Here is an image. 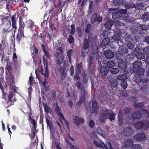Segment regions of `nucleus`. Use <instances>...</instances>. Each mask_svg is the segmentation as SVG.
<instances>
[{"instance_id":"f257e3e1","label":"nucleus","mask_w":149,"mask_h":149,"mask_svg":"<svg viewBox=\"0 0 149 149\" xmlns=\"http://www.w3.org/2000/svg\"><path fill=\"white\" fill-rule=\"evenodd\" d=\"M75 86L80 90V95L79 98V101L77 103L76 106L80 107L81 104L84 102L86 90L83 87H81V84L79 81H78L75 83Z\"/></svg>"},{"instance_id":"f03ea898","label":"nucleus","mask_w":149,"mask_h":149,"mask_svg":"<svg viewBox=\"0 0 149 149\" xmlns=\"http://www.w3.org/2000/svg\"><path fill=\"white\" fill-rule=\"evenodd\" d=\"M99 58L98 49L97 47L93 46L92 49L91 56L88 61V66L91 68L93 63V60H97Z\"/></svg>"},{"instance_id":"7ed1b4c3","label":"nucleus","mask_w":149,"mask_h":149,"mask_svg":"<svg viewBox=\"0 0 149 149\" xmlns=\"http://www.w3.org/2000/svg\"><path fill=\"white\" fill-rule=\"evenodd\" d=\"M3 23L1 24L2 27V33L4 35H5L6 36L7 34L10 31V28L11 27V22L6 19L2 18L1 19Z\"/></svg>"},{"instance_id":"20e7f679","label":"nucleus","mask_w":149,"mask_h":149,"mask_svg":"<svg viewBox=\"0 0 149 149\" xmlns=\"http://www.w3.org/2000/svg\"><path fill=\"white\" fill-rule=\"evenodd\" d=\"M134 126L137 130L143 129L147 130L149 128V122L148 120H141L135 123Z\"/></svg>"},{"instance_id":"39448f33","label":"nucleus","mask_w":149,"mask_h":149,"mask_svg":"<svg viewBox=\"0 0 149 149\" xmlns=\"http://www.w3.org/2000/svg\"><path fill=\"white\" fill-rule=\"evenodd\" d=\"M89 45V42L87 39H85L84 41V46L81 51V56L85 57L88 53Z\"/></svg>"},{"instance_id":"423d86ee","label":"nucleus","mask_w":149,"mask_h":149,"mask_svg":"<svg viewBox=\"0 0 149 149\" xmlns=\"http://www.w3.org/2000/svg\"><path fill=\"white\" fill-rule=\"evenodd\" d=\"M102 16L95 13L93 14L92 16L91 22L92 24H94L96 22L100 23L102 22Z\"/></svg>"},{"instance_id":"0eeeda50","label":"nucleus","mask_w":149,"mask_h":149,"mask_svg":"<svg viewBox=\"0 0 149 149\" xmlns=\"http://www.w3.org/2000/svg\"><path fill=\"white\" fill-rule=\"evenodd\" d=\"M134 138L137 141H143L146 139V135L143 132L137 133L134 136Z\"/></svg>"},{"instance_id":"6e6552de","label":"nucleus","mask_w":149,"mask_h":149,"mask_svg":"<svg viewBox=\"0 0 149 149\" xmlns=\"http://www.w3.org/2000/svg\"><path fill=\"white\" fill-rule=\"evenodd\" d=\"M73 123L77 125V127H79L80 123H83L84 121L81 118H79L78 116H73Z\"/></svg>"},{"instance_id":"1a4fd4ad","label":"nucleus","mask_w":149,"mask_h":149,"mask_svg":"<svg viewBox=\"0 0 149 149\" xmlns=\"http://www.w3.org/2000/svg\"><path fill=\"white\" fill-rule=\"evenodd\" d=\"M99 109L98 104L97 101L94 100L92 103V107L91 109V111L92 113H96Z\"/></svg>"},{"instance_id":"9d476101","label":"nucleus","mask_w":149,"mask_h":149,"mask_svg":"<svg viewBox=\"0 0 149 149\" xmlns=\"http://www.w3.org/2000/svg\"><path fill=\"white\" fill-rule=\"evenodd\" d=\"M93 143L95 146L99 148H102L104 149H108L107 145L100 139H98V141H94Z\"/></svg>"},{"instance_id":"9b49d317","label":"nucleus","mask_w":149,"mask_h":149,"mask_svg":"<svg viewBox=\"0 0 149 149\" xmlns=\"http://www.w3.org/2000/svg\"><path fill=\"white\" fill-rule=\"evenodd\" d=\"M104 53L105 57L107 59H111L113 58L115 56L114 53L112 51L107 50L104 51Z\"/></svg>"},{"instance_id":"f8f14e48","label":"nucleus","mask_w":149,"mask_h":149,"mask_svg":"<svg viewBox=\"0 0 149 149\" xmlns=\"http://www.w3.org/2000/svg\"><path fill=\"white\" fill-rule=\"evenodd\" d=\"M131 117L132 119L134 120L136 119H140L142 118V113L140 111H137L132 113Z\"/></svg>"},{"instance_id":"ddd939ff","label":"nucleus","mask_w":149,"mask_h":149,"mask_svg":"<svg viewBox=\"0 0 149 149\" xmlns=\"http://www.w3.org/2000/svg\"><path fill=\"white\" fill-rule=\"evenodd\" d=\"M118 125L122 127L123 125V113L121 111H119L118 114Z\"/></svg>"},{"instance_id":"4468645a","label":"nucleus","mask_w":149,"mask_h":149,"mask_svg":"<svg viewBox=\"0 0 149 149\" xmlns=\"http://www.w3.org/2000/svg\"><path fill=\"white\" fill-rule=\"evenodd\" d=\"M132 129L131 127H127L124 128L123 133L125 136H130L132 133Z\"/></svg>"},{"instance_id":"2eb2a0df","label":"nucleus","mask_w":149,"mask_h":149,"mask_svg":"<svg viewBox=\"0 0 149 149\" xmlns=\"http://www.w3.org/2000/svg\"><path fill=\"white\" fill-rule=\"evenodd\" d=\"M109 83L112 88H116L118 85V81L117 79L113 78H112L110 79Z\"/></svg>"},{"instance_id":"dca6fc26","label":"nucleus","mask_w":149,"mask_h":149,"mask_svg":"<svg viewBox=\"0 0 149 149\" xmlns=\"http://www.w3.org/2000/svg\"><path fill=\"white\" fill-rule=\"evenodd\" d=\"M54 111L56 114L59 117L60 119H61V117H63V115L61 113L62 111L57 104L56 105V107L54 109Z\"/></svg>"},{"instance_id":"f3484780","label":"nucleus","mask_w":149,"mask_h":149,"mask_svg":"<svg viewBox=\"0 0 149 149\" xmlns=\"http://www.w3.org/2000/svg\"><path fill=\"white\" fill-rule=\"evenodd\" d=\"M109 113V110L107 109H102L100 111V114L108 118V116Z\"/></svg>"},{"instance_id":"a211bd4d","label":"nucleus","mask_w":149,"mask_h":149,"mask_svg":"<svg viewBox=\"0 0 149 149\" xmlns=\"http://www.w3.org/2000/svg\"><path fill=\"white\" fill-rule=\"evenodd\" d=\"M133 71L134 72H136L138 75L139 76L143 75L145 72L144 69L141 68H138V69L136 70H134Z\"/></svg>"},{"instance_id":"6ab92c4d","label":"nucleus","mask_w":149,"mask_h":149,"mask_svg":"<svg viewBox=\"0 0 149 149\" xmlns=\"http://www.w3.org/2000/svg\"><path fill=\"white\" fill-rule=\"evenodd\" d=\"M108 70L106 66H102L100 68V72L102 76L105 77L108 74Z\"/></svg>"},{"instance_id":"aec40b11","label":"nucleus","mask_w":149,"mask_h":149,"mask_svg":"<svg viewBox=\"0 0 149 149\" xmlns=\"http://www.w3.org/2000/svg\"><path fill=\"white\" fill-rule=\"evenodd\" d=\"M118 66L120 69L124 70L127 68V65L124 61L121 60L118 62Z\"/></svg>"},{"instance_id":"412c9836","label":"nucleus","mask_w":149,"mask_h":149,"mask_svg":"<svg viewBox=\"0 0 149 149\" xmlns=\"http://www.w3.org/2000/svg\"><path fill=\"white\" fill-rule=\"evenodd\" d=\"M133 141L132 139H129L127 140H126L124 142V145L125 147L126 148H129L133 144Z\"/></svg>"},{"instance_id":"4be33fe9","label":"nucleus","mask_w":149,"mask_h":149,"mask_svg":"<svg viewBox=\"0 0 149 149\" xmlns=\"http://www.w3.org/2000/svg\"><path fill=\"white\" fill-rule=\"evenodd\" d=\"M83 69L82 63L81 62L78 64L75 67V72L81 74L82 70Z\"/></svg>"},{"instance_id":"5701e85b","label":"nucleus","mask_w":149,"mask_h":149,"mask_svg":"<svg viewBox=\"0 0 149 149\" xmlns=\"http://www.w3.org/2000/svg\"><path fill=\"white\" fill-rule=\"evenodd\" d=\"M141 65L142 63L140 61H137L135 62H134L133 64V68L132 69H133V70L141 68Z\"/></svg>"},{"instance_id":"b1692460","label":"nucleus","mask_w":149,"mask_h":149,"mask_svg":"<svg viewBox=\"0 0 149 149\" xmlns=\"http://www.w3.org/2000/svg\"><path fill=\"white\" fill-rule=\"evenodd\" d=\"M11 80L12 81L11 82H10V83L12 84L13 85H14V86H11L12 84L10 85V86H11V89H10L9 94V92L10 91H12L14 93H15V95H13V97H15H15L14 96V95H15V93H17V89L18 88H17L15 86L14 84V79H11ZM16 99V98H15Z\"/></svg>"},{"instance_id":"393cba45","label":"nucleus","mask_w":149,"mask_h":149,"mask_svg":"<svg viewBox=\"0 0 149 149\" xmlns=\"http://www.w3.org/2000/svg\"><path fill=\"white\" fill-rule=\"evenodd\" d=\"M45 111L47 113H51L52 111L51 108L49 107L47 104L43 103Z\"/></svg>"},{"instance_id":"a878e982","label":"nucleus","mask_w":149,"mask_h":149,"mask_svg":"<svg viewBox=\"0 0 149 149\" xmlns=\"http://www.w3.org/2000/svg\"><path fill=\"white\" fill-rule=\"evenodd\" d=\"M6 73L9 77L12 75V69L10 65L7 64L6 67Z\"/></svg>"},{"instance_id":"bb28decb","label":"nucleus","mask_w":149,"mask_h":149,"mask_svg":"<svg viewBox=\"0 0 149 149\" xmlns=\"http://www.w3.org/2000/svg\"><path fill=\"white\" fill-rule=\"evenodd\" d=\"M127 52L125 51V52L124 53V54L120 53L117 54L116 55V56L118 59L121 60L125 58V55L127 56Z\"/></svg>"},{"instance_id":"cd10ccee","label":"nucleus","mask_w":149,"mask_h":149,"mask_svg":"<svg viewBox=\"0 0 149 149\" xmlns=\"http://www.w3.org/2000/svg\"><path fill=\"white\" fill-rule=\"evenodd\" d=\"M135 56L137 58L139 59H142L145 58V56L144 53L141 52H136Z\"/></svg>"},{"instance_id":"c85d7f7f","label":"nucleus","mask_w":149,"mask_h":149,"mask_svg":"<svg viewBox=\"0 0 149 149\" xmlns=\"http://www.w3.org/2000/svg\"><path fill=\"white\" fill-rule=\"evenodd\" d=\"M24 31H18V33L17 35L16 36V40L19 42L21 40V39L22 37H24Z\"/></svg>"},{"instance_id":"c756f323","label":"nucleus","mask_w":149,"mask_h":149,"mask_svg":"<svg viewBox=\"0 0 149 149\" xmlns=\"http://www.w3.org/2000/svg\"><path fill=\"white\" fill-rule=\"evenodd\" d=\"M110 42V40L108 38H106L104 39L102 41L101 45L105 46L109 44Z\"/></svg>"},{"instance_id":"7c9ffc66","label":"nucleus","mask_w":149,"mask_h":149,"mask_svg":"<svg viewBox=\"0 0 149 149\" xmlns=\"http://www.w3.org/2000/svg\"><path fill=\"white\" fill-rule=\"evenodd\" d=\"M113 25V23L111 21H107L104 24V26L108 30L111 29Z\"/></svg>"},{"instance_id":"2f4dec72","label":"nucleus","mask_w":149,"mask_h":149,"mask_svg":"<svg viewBox=\"0 0 149 149\" xmlns=\"http://www.w3.org/2000/svg\"><path fill=\"white\" fill-rule=\"evenodd\" d=\"M19 26L18 31H24V27L25 24L22 22V19H19Z\"/></svg>"},{"instance_id":"473e14b6","label":"nucleus","mask_w":149,"mask_h":149,"mask_svg":"<svg viewBox=\"0 0 149 149\" xmlns=\"http://www.w3.org/2000/svg\"><path fill=\"white\" fill-rule=\"evenodd\" d=\"M115 65V63L113 60L109 61L107 63V67L109 68H111L113 67Z\"/></svg>"},{"instance_id":"72a5a7b5","label":"nucleus","mask_w":149,"mask_h":149,"mask_svg":"<svg viewBox=\"0 0 149 149\" xmlns=\"http://www.w3.org/2000/svg\"><path fill=\"white\" fill-rule=\"evenodd\" d=\"M127 78V76L126 74H119L117 77V79L123 81V80H125Z\"/></svg>"},{"instance_id":"f704fd0d","label":"nucleus","mask_w":149,"mask_h":149,"mask_svg":"<svg viewBox=\"0 0 149 149\" xmlns=\"http://www.w3.org/2000/svg\"><path fill=\"white\" fill-rule=\"evenodd\" d=\"M142 18L145 21L149 20V13L145 12L142 17Z\"/></svg>"},{"instance_id":"c9c22d12","label":"nucleus","mask_w":149,"mask_h":149,"mask_svg":"<svg viewBox=\"0 0 149 149\" xmlns=\"http://www.w3.org/2000/svg\"><path fill=\"white\" fill-rule=\"evenodd\" d=\"M130 149H142L140 145L138 144H133L130 147Z\"/></svg>"},{"instance_id":"e433bc0d","label":"nucleus","mask_w":149,"mask_h":149,"mask_svg":"<svg viewBox=\"0 0 149 149\" xmlns=\"http://www.w3.org/2000/svg\"><path fill=\"white\" fill-rule=\"evenodd\" d=\"M42 51L45 53V55L48 58H50V55L49 52L48 51L46 50L45 49V47L44 44H43L42 45Z\"/></svg>"},{"instance_id":"4c0bfd02","label":"nucleus","mask_w":149,"mask_h":149,"mask_svg":"<svg viewBox=\"0 0 149 149\" xmlns=\"http://www.w3.org/2000/svg\"><path fill=\"white\" fill-rule=\"evenodd\" d=\"M121 87L124 89H125L127 86V84L125 80H123L121 81Z\"/></svg>"},{"instance_id":"58836bf2","label":"nucleus","mask_w":149,"mask_h":149,"mask_svg":"<svg viewBox=\"0 0 149 149\" xmlns=\"http://www.w3.org/2000/svg\"><path fill=\"white\" fill-rule=\"evenodd\" d=\"M27 23V26L31 29H32V27L34 26V22L31 20L28 21Z\"/></svg>"},{"instance_id":"ea45409f","label":"nucleus","mask_w":149,"mask_h":149,"mask_svg":"<svg viewBox=\"0 0 149 149\" xmlns=\"http://www.w3.org/2000/svg\"><path fill=\"white\" fill-rule=\"evenodd\" d=\"M116 115V114L113 113H109L108 116V118H109L110 120L111 121L115 119Z\"/></svg>"},{"instance_id":"a19ab883","label":"nucleus","mask_w":149,"mask_h":149,"mask_svg":"<svg viewBox=\"0 0 149 149\" xmlns=\"http://www.w3.org/2000/svg\"><path fill=\"white\" fill-rule=\"evenodd\" d=\"M11 20L12 23V26L13 27L16 29L17 28L16 27V22L15 20V17L14 16H13L12 17Z\"/></svg>"},{"instance_id":"79ce46f5","label":"nucleus","mask_w":149,"mask_h":149,"mask_svg":"<svg viewBox=\"0 0 149 149\" xmlns=\"http://www.w3.org/2000/svg\"><path fill=\"white\" fill-rule=\"evenodd\" d=\"M123 3V0H113V3L116 6H119Z\"/></svg>"},{"instance_id":"37998d69","label":"nucleus","mask_w":149,"mask_h":149,"mask_svg":"<svg viewBox=\"0 0 149 149\" xmlns=\"http://www.w3.org/2000/svg\"><path fill=\"white\" fill-rule=\"evenodd\" d=\"M119 13L118 12H113L112 14V17L113 19H117L119 18Z\"/></svg>"},{"instance_id":"c03bdc74","label":"nucleus","mask_w":149,"mask_h":149,"mask_svg":"<svg viewBox=\"0 0 149 149\" xmlns=\"http://www.w3.org/2000/svg\"><path fill=\"white\" fill-rule=\"evenodd\" d=\"M111 72L114 74H117L119 72L120 70L119 69L116 68H112L110 70Z\"/></svg>"},{"instance_id":"a18cd8bd","label":"nucleus","mask_w":149,"mask_h":149,"mask_svg":"<svg viewBox=\"0 0 149 149\" xmlns=\"http://www.w3.org/2000/svg\"><path fill=\"white\" fill-rule=\"evenodd\" d=\"M136 82V83H139L140 82H141L143 83V82H144L142 79L141 76H139L138 75V76H137V77H136V78L135 79ZM146 81H145V82H146Z\"/></svg>"},{"instance_id":"49530a36","label":"nucleus","mask_w":149,"mask_h":149,"mask_svg":"<svg viewBox=\"0 0 149 149\" xmlns=\"http://www.w3.org/2000/svg\"><path fill=\"white\" fill-rule=\"evenodd\" d=\"M91 29V26L90 24H88L86 25V28L85 29V32L87 33L88 34L90 33Z\"/></svg>"},{"instance_id":"de8ad7c7","label":"nucleus","mask_w":149,"mask_h":149,"mask_svg":"<svg viewBox=\"0 0 149 149\" xmlns=\"http://www.w3.org/2000/svg\"><path fill=\"white\" fill-rule=\"evenodd\" d=\"M144 105V104L143 102H140L136 104L135 105H134V106L136 108H140L141 107H143Z\"/></svg>"},{"instance_id":"09e8293b","label":"nucleus","mask_w":149,"mask_h":149,"mask_svg":"<svg viewBox=\"0 0 149 149\" xmlns=\"http://www.w3.org/2000/svg\"><path fill=\"white\" fill-rule=\"evenodd\" d=\"M113 40L115 41H119L120 39V37L119 35L118 34H114L112 38Z\"/></svg>"},{"instance_id":"8fccbe9b","label":"nucleus","mask_w":149,"mask_h":149,"mask_svg":"<svg viewBox=\"0 0 149 149\" xmlns=\"http://www.w3.org/2000/svg\"><path fill=\"white\" fill-rule=\"evenodd\" d=\"M71 30L70 33L72 35H74L75 33V25L74 24H72L71 25Z\"/></svg>"},{"instance_id":"3c124183","label":"nucleus","mask_w":149,"mask_h":149,"mask_svg":"<svg viewBox=\"0 0 149 149\" xmlns=\"http://www.w3.org/2000/svg\"><path fill=\"white\" fill-rule=\"evenodd\" d=\"M119 93L122 97H124L127 96V93L125 90H120L119 91Z\"/></svg>"},{"instance_id":"603ef678","label":"nucleus","mask_w":149,"mask_h":149,"mask_svg":"<svg viewBox=\"0 0 149 149\" xmlns=\"http://www.w3.org/2000/svg\"><path fill=\"white\" fill-rule=\"evenodd\" d=\"M124 38L125 40L127 41H131L132 40L131 36L127 34H126Z\"/></svg>"},{"instance_id":"864d4df0","label":"nucleus","mask_w":149,"mask_h":149,"mask_svg":"<svg viewBox=\"0 0 149 149\" xmlns=\"http://www.w3.org/2000/svg\"><path fill=\"white\" fill-rule=\"evenodd\" d=\"M107 118L105 117L100 115V117L99 118V120L101 123H104L105 120V119Z\"/></svg>"},{"instance_id":"5fc2aeb1","label":"nucleus","mask_w":149,"mask_h":149,"mask_svg":"<svg viewBox=\"0 0 149 149\" xmlns=\"http://www.w3.org/2000/svg\"><path fill=\"white\" fill-rule=\"evenodd\" d=\"M55 63L59 66L62 63V62L59 58H57L55 61Z\"/></svg>"},{"instance_id":"6e6d98bb","label":"nucleus","mask_w":149,"mask_h":149,"mask_svg":"<svg viewBox=\"0 0 149 149\" xmlns=\"http://www.w3.org/2000/svg\"><path fill=\"white\" fill-rule=\"evenodd\" d=\"M51 98L53 100H54L56 97V94L55 91L54 90H53L51 92Z\"/></svg>"},{"instance_id":"4d7b16f0","label":"nucleus","mask_w":149,"mask_h":149,"mask_svg":"<svg viewBox=\"0 0 149 149\" xmlns=\"http://www.w3.org/2000/svg\"><path fill=\"white\" fill-rule=\"evenodd\" d=\"M143 51L146 55H149V46L143 49Z\"/></svg>"},{"instance_id":"13d9d810","label":"nucleus","mask_w":149,"mask_h":149,"mask_svg":"<svg viewBox=\"0 0 149 149\" xmlns=\"http://www.w3.org/2000/svg\"><path fill=\"white\" fill-rule=\"evenodd\" d=\"M68 40L70 43H73L74 42V37L71 35H70L69 36V38H68Z\"/></svg>"},{"instance_id":"bf43d9fd","label":"nucleus","mask_w":149,"mask_h":149,"mask_svg":"<svg viewBox=\"0 0 149 149\" xmlns=\"http://www.w3.org/2000/svg\"><path fill=\"white\" fill-rule=\"evenodd\" d=\"M43 61L45 69L48 68V62L47 60L45 59L44 56H43Z\"/></svg>"},{"instance_id":"052dcab7","label":"nucleus","mask_w":149,"mask_h":149,"mask_svg":"<svg viewBox=\"0 0 149 149\" xmlns=\"http://www.w3.org/2000/svg\"><path fill=\"white\" fill-rule=\"evenodd\" d=\"M29 120L33 125L36 123L35 120L31 118V114H30L29 116Z\"/></svg>"},{"instance_id":"680f3d73","label":"nucleus","mask_w":149,"mask_h":149,"mask_svg":"<svg viewBox=\"0 0 149 149\" xmlns=\"http://www.w3.org/2000/svg\"><path fill=\"white\" fill-rule=\"evenodd\" d=\"M127 46L129 49L132 50L134 47V45L133 43L129 42L127 44Z\"/></svg>"},{"instance_id":"e2e57ef3","label":"nucleus","mask_w":149,"mask_h":149,"mask_svg":"<svg viewBox=\"0 0 149 149\" xmlns=\"http://www.w3.org/2000/svg\"><path fill=\"white\" fill-rule=\"evenodd\" d=\"M142 111L145 114L147 118H148L149 117V112L147 110L145 109H143L142 110Z\"/></svg>"},{"instance_id":"0e129e2a","label":"nucleus","mask_w":149,"mask_h":149,"mask_svg":"<svg viewBox=\"0 0 149 149\" xmlns=\"http://www.w3.org/2000/svg\"><path fill=\"white\" fill-rule=\"evenodd\" d=\"M65 68L62 67H60L58 69V71L60 73H61L62 75H63L65 74Z\"/></svg>"},{"instance_id":"69168bd1","label":"nucleus","mask_w":149,"mask_h":149,"mask_svg":"<svg viewBox=\"0 0 149 149\" xmlns=\"http://www.w3.org/2000/svg\"><path fill=\"white\" fill-rule=\"evenodd\" d=\"M17 56L16 54L15 53V52H14L13 54L12 58L13 61L14 63H16L17 62Z\"/></svg>"},{"instance_id":"338daca9","label":"nucleus","mask_w":149,"mask_h":149,"mask_svg":"<svg viewBox=\"0 0 149 149\" xmlns=\"http://www.w3.org/2000/svg\"><path fill=\"white\" fill-rule=\"evenodd\" d=\"M97 137V136L95 132H92L91 136V139L93 140H94L95 139H96Z\"/></svg>"},{"instance_id":"774afa93","label":"nucleus","mask_w":149,"mask_h":149,"mask_svg":"<svg viewBox=\"0 0 149 149\" xmlns=\"http://www.w3.org/2000/svg\"><path fill=\"white\" fill-rule=\"evenodd\" d=\"M132 111L131 108H126L125 109L124 113L125 114H126L131 112Z\"/></svg>"}]
</instances>
